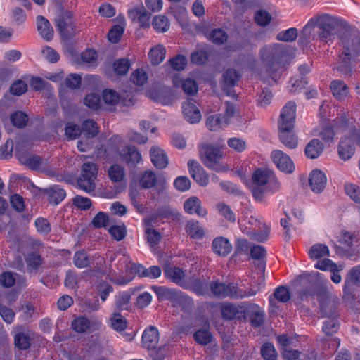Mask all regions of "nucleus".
<instances>
[{"instance_id":"nucleus-32","label":"nucleus","mask_w":360,"mask_h":360,"mask_svg":"<svg viewBox=\"0 0 360 360\" xmlns=\"http://www.w3.org/2000/svg\"><path fill=\"white\" fill-rule=\"evenodd\" d=\"M354 153L352 140L349 138L342 139L339 144L338 153L341 159L349 160Z\"/></svg>"},{"instance_id":"nucleus-54","label":"nucleus","mask_w":360,"mask_h":360,"mask_svg":"<svg viewBox=\"0 0 360 360\" xmlns=\"http://www.w3.org/2000/svg\"><path fill=\"white\" fill-rule=\"evenodd\" d=\"M73 263L77 268L86 267L89 264L86 253L84 250L76 252L73 257Z\"/></svg>"},{"instance_id":"nucleus-14","label":"nucleus","mask_w":360,"mask_h":360,"mask_svg":"<svg viewBox=\"0 0 360 360\" xmlns=\"http://www.w3.org/2000/svg\"><path fill=\"white\" fill-rule=\"evenodd\" d=\"M142 347L151 353L155 354L158 346V330L155 326L146 328L142 335Z\"/></svg>"},{"instance_id":"nucleus-31","label":"nucleus","mask_w":360,"mask_h":360,"mask_svg":"<svg viewBox=\"0 0 360 360\" xmlns=\"http://www.w3.org/2000/svg\"><path fill=\"white\" fill-rule=\"evenodd\" d=\"M323 150V145L318 139L311 140L305 147L304 153L307 158L315 159L318 158Z\"/></svg>"},{"instance_id":"nucleus-61","label":"nucleus","mask_w":360,"mask_h":360,"mask_svg":"<svg viewBox=\"0 0 360 360\" xmlns=\"http://www.w3.org/2000/svg\"><path fill=\"white\" fill-rule=\"evenodd\" d=\"M113 67L117 75H125L129 71L130 63L127 59L121 58L114 63Z\"/></svg>"},{"instance_id":"nucleus-60","label":"nucleus","mask_w":360,"mask_h":360,"mask_svg":"<svg viewBox=\"0 0 360 360\" xmlns=\"http://www.w3.org/2000/svg\"><path fill=\"white\" fill-rule=\"evenodd\" d=\"M11 120L14 126L20 128L26 125L28 118L23 112L17 111L11 115Z\"/></svg>"},{"instance_id":"nucleus-38","label":"nucleus","mask_w":360,"mask_h":360,"mask_svg":"<svg viewBox=\"0 0 360 360\" xmlns=\"http://www.w3.org/2000/svg\"><path fill=\"white\" fill-rule=\"evenodd\" d=\"M81 131L84 138L92 139L98 134V127L93 120L89 119L83 122Z\"/></svg>"},{"instance_id":"nucleus-5","label":"nucleus","mask_w":360,"mask_h":360,"mask_svg":"<svg viewBox=\"0 0 360 360\" xmlns=\"http://www.w3.org/2000/svg\"><path fill=\"white\" fill-rule=\"evenodd\" d=\"M111 141L119 144L113 155L115 160L124 162L131 167L136 165L141 161V155L135 146H122L121 139L118 136H112Z\"/></svg>"},{"instance_id":"nucleus-48","label":"nucleus","mask_w":360,"mask_h":360,"mask_svg":"<svg viewBox=\"0 0 360 360\" xmlns=\"http://www.w3.org/2000/svg\"><path fill=\"white\" fill-rule=\"evenodd\" d=\"M19 160L32 169H38L41 165V159L35 155H21Z\"/></svg>"},{"instance_id":"nucleus-40","label":"nucleus","mask_w":360,"mask_h":360,"mask_svg":"<svg viewBox=\"0 0 360 360\" xmlns=\"http://www.w3.org/2000/svg\"><path fill=\"white\" fill-rule=\"evenodd\" d=\"M208 38L214 44L219 45L227 41L228 35L223 29L215 28L209 32Z\"/></svg>"},{"instance_id":"nucleus-47","label":"nucleus","mask_w":360,"mask_h":360,"mask_svg":"<svg viewBox=\"0 0 360 360\" xmlns=\"http://www.w3.org/2000/svg\"><path fill=\"white\" fill-rule=\"evenodd\" d=\"M108 176L113 182H120L124 178V170L122 167L115 164L108 169Z\"/></svg>"},{"instance_id":"nucleus-24","label":"nucleus","mask_w":360,"mask_h":360,"mask_svg":"<svg viewBox=\"0 0 360 360\" xmlns=\"http://www.w3.org/2000/svg\"><path fill=\"white\" fill-rule=\"evenodd\" d=\"M246 311L252 326L259 327L262 325L264 321V312L262 309L256 304H250Z\"/></svg>"},{"instance_id":"nucleus-55","label":"nucleus","mask_w":360,"mask_h":360,"mask_svg":"<svg viewBox=\"0 0 360 360\" xmlns=\"http://www.w3.org/2000/svg\"><path fill=\"white\" fill-rule=\"evenodd\" d=\"M271 15L264 10H259L255 14V20L257 25L265 27L269 24L271 20Z\"/></svg>"},{"instance_id":"nucleus-36","label":"nucleus","mask_w":360,"mask_h":360,"mask_svg":"<svg viewBox=\"0 0 360 360\" xmlns=\"http://www.w3.org/2000/svg\"><path fill=\"white\" fill-rule=\"evenodd\" d=\"M240 77V74L235 69H228L223 75V89L228 91L229 89L236 85Z\"/></svg>"},{"instance_id":"nucleus-3","label":"nucleus","mask_w":360,"mask_h":360,"mask_svg":"<svg viewBox=\"0 0 360 360\" xmlns=\"http://www.w3.org/2000/svg\"><path fill=\"white\" fill-rule=\"evenodd\" d=\"M335 20L328 14L316 15L309 20L308 23L303 27L300 40L307 41L311 35L312 29L317 27L318 38L322 41H328L333 39L334 36Z\"/></svg>"},{"instance_id":"nucleus-51","label":"nucleus","mask_w":360,"mask_h":360,"mask_svg":"<svg viewBox=\"0 0 360 360\" xmlns=\"http://www.w3.org/2000/svg\"><path fill=\"white\" fill-rule=\"evenodd\" d=\"M325 289L316 290L313 285L310 284L299 292V296L302 300H308L318 295L319 292H324Z\"/></svg>"},{"instance_id":"nucleus-53","label":"nucleus","mask_w":360,"mask_h":360,"mask_svg":"<svg viewBox=\"0 0 360 360\" xmlns=\"http://www.w3.org/2000/svg\"><path fill=\"white\" fill-rule=\"evenodd\" d=\"M261 354L265 360H276L277 358L274 346L271 343H265L262 345Z\"/></svg>"},{"instance_id":"nucleus-4","label":"nucleus","mask_w":360,"mask_h":360,"mask_svg":"<svg viewBox=\"0 0 360 360\" xmlns=\"http://www.w3.org/2000/svg\"><path fill=\"white\" fill-rule=\"evenodd\" d=\"M199 155L207 167L217 172L226 170L225 166L221 163L223 153L219 148L207 143H202L199 148Z\"/></svg>"},{"instance_id":"nucleus-30","label":"nucleus","mask_w":360,"mask_h":360,"mask_svg":"<svg viewBox=\"0 0 360 360\" xmlns=\"http://www.w3.org/2000/svg\"><path fill=\"white\" fill-rule=\"evenodd\" d=\"M290 298V292L285 287L281 286L276 288L274 294L269 297V303L271 308L277 309L276 301L283 303L287 302Z\"/></svg>"},{"instance_id":"nucleus-59","label":"nucleus","mask_w":360,"mask_h":360,"mask_svg":"<svg viewBox=\"0 0 360 360\" xmlns=\"http://www.w3.org/2000/svg\"><path fill=\"white\" fill-rule=\"evenodd\" d=\"M191 182L190 179L185 176H178L174 181L175 188L181 192H184L190 189Z\"/></svg>"},{"instance_id":"nucleus-33","label":"nucleus","mask_w":360,"mask_h":360,"mask_svg":"<svg viewBox=\"0 0 360 360\" xmlns=\"http://www.w3.org/2000/svg\"><path fill=\"white\" fill-rule=\"evenodd\" d=\"M308 254L310 259L318 260L328 257L330 255V250L326 245L316 243L309 248Z\"/></svg>"},{"instance_id":"nucleus-28","label":"nucleus","mask_w":360,"mask_h":360,"mask_svg":"<svg viewBox=\"0 0 360 360\" xmlns=\"http://www.w3.org/2000/svg\"><path fill=\"white\" fill-rule=\"evenodd\" d=\"M229 125L227 118L221 114H215L207 117L206 126L210 131H219Z\"/></svg>"},{"instance_id":"nucleus-9","label":"nucleus","mask_w":360,"mask_h":360,"mask_svg":"<svg viewBox=\"0 0 360 360\" xmlns=\"http://www.w3.org/2000/svg\"><path fill=\"white\" fill-rule=\"evenodd\" d=\"M317 298L320 305V312L322 317L329 318L338 316L336 303L332 300L329 294L325 290L324 292H319Z\"/></svg>"},{"instance_id":"nucleus-57","label":"nucleus","mask_w":360,"mask_h":360,"mask_svg":"<svg viewBox=\"0 0 360 360\" xmlns=\"http://www.w3.org/2000/svg\"><path fill=\"white\" fill-rule=\"evenodd\" d=\"M109 222L108 215L103 212H99L96 214L91 221V224L97 229L105 227Z\"/></svg>"},{"instance_id":"nucleus-52","label":"nucleus","mask_w":360,"mask_h":360,"mask_svg":"<svg viewBox=\"0 0 360 360\" xmlns=\"http://www.w3.org/2000/svg\"><path fill=\"white\" fill-rule=\"evenodd\" d=\"M72 327L76 332L83 333L89 328L90 322L85 317H79L72 322Z\"/></svg>"},{"instance_id":"nucleus-34","label":"nucleus","mask_w":360,"mask_h":360,"mask_svg":"<svg viewBox=\"0 0 360 360\" xmlns=\"http://www.w3.org/2000/svg\"><path fill=\"white\" fill-rule=\"evenodd\" d=\"M330 89L334 97L339 100H344L348 95V87L341 80H334L330 84Z\"/></svg>"},{"instance_id":"nucleus-44","label":"nucleus","mask_w":360,"mask_h":360,"mask_svg":"<svg viewBox=\"0 0 360 360\" xmlns=\"http://www.w3.org/2000/svg\"><path fill=\"white\" fill-rule=\"evenodd\" d=\"M216 208L220 214L227 221L231 223H234L236 221V214L229 205L224 202H219L216 205Z\"/></svg>"},{"instance_id":"nucleus-35","label":"nucleus","mask_w":360,"mask_h":360,"mask_svg":"<svg viewBox=\"0 0 360 360\" xmlns=\"http://www.w3.org/2000/svg\"><path fill=\"white\" fill-rule=\"evenodd\" d=\"M185 230L186 233L194 239H200L205 235L204 229L198 221H188L186 225Z\"/></svg>"},{"instance_id":"nucleus-45","label":"nucleus","mask_w":360,"mask_h":360,"mask_svg":"<svg viewBox=\"0 0 360 360\" xmlns=\"http://www.w3.org/2000/svg\"><path fill=\"white\" fill-rule=\"evenodd\" d=\"M120 94L112 89H105L103 92V100L106 105L114 106L120 101Z\"/></svg>"},{"instance_id":"nucleus-41","label":"nucleus","mask_w":360,"mask_h":360,"mask_svg":"<svg viewBox=\"0 0 360 360\" xmlns=\"http://www.w3.org/2000/svg\"><path fill=\"white\" fill-rule=\"evenodd\" d=\"M34 226L39 234L46 236L51 231L49 221L44 217H38L34 221Z\"/></svg>"},{"instance_id":"nucleus-15","label":"nucleus","mask_w":360,"mask_h":360,"mask_svg":"<svg viewBox=\"0 0 360 360\" xmlns=\"http://www.w3.org/2000/svg\"><path fill=\"white\" fill-rule=\"evenodd\" d=\"M188 166L191 176L198 184L202 186H205L208 184V175L197 161L190 160L188 162Z\"/></svg>"},{"instance_id":"nucleus-17","label":"nucleus","mask_w":360,"mask_h":360,"mask_svg":"<svg viewBox=\"0 0 360 360\" xmlns=\"http://www.w3.org/2000/svg\"><path fill=\"white\" fill-rule=\"evenodd\" d=\"M294 127L285 126V124H279V139L281 141L290 149L295 148L297 146V139L292 133Z\"/></svg>"},{"instance_id":"nucleus-62","label":"nucleus","mask_w":360,"mask_h":360,"mask_svg":"<svg viewBox=\"0 0 360 360\" xmlns=\"http://www.w3.org/2000/svg\"><path fill=\"white\" fill-rule=\"evenodd\" d=\"M157 178L155 173L146 171L142 175L140 183L143 188H150L155 184Z\"/></svg>"},{"instance_id":"nucleus-13","label":"nucleus","mask_w":360,"mask_h":360,"mask_svg":"<svg viewBox=\"0 0 360 360\" xmlns=\"http://www.w3.org/2000/svg\"><path fill=\"white\" fill-rule=\"evenodd\" d=\"M271 158L276 167L282 172L290 174L294 170V164L290 158L283 151L277 150L271 153Z\"/></svg>"},{"instance_id":"nucleus-25","label":"nucleus","mask_w":360,"mask_h":360,"mask_svg":"<svg viewBox=\"0 0 360 360\" xmlns=\"http://www.w3.org/2000/svg\"><path fill=\"white\" fill-rule=\"evenodd\" d=\"M212 248L215 254L224 257L231 252L232 245L227 238L217 237L213 240Z\"/></svg>"},{"instance_id":"nucleus-26","label":"nucleus","mask_w":360,"mask_h":360,"mask_svg":"<svg viewBox=\"0 0 360 360\" xmlns=\"http://www.w3.org/2000/svg\"><path fill=\"white\" fill-rule=\"evenodd\" d=\"M146 238L147 243L154 255H157L158 252V233L152 228V220L146 219Z\"/></svg>"},{"instance_id":"nucleus-29","label":"nucleus","mask_w":360,"mask_h":360,"mask_svg":"<svg viewBox=\"0 0 360 360\" xmlns=\"http://www.w3.org/2000/svg\"><path fill=\"white\" fill-rule=\"evenodd\" d=\"M45 194L49 203L53 205L59 204L66 196L64 189L58 185L46 188Z\"/></svg>"},{"instance_id":"nucleus-46","label":"nucleus","mask_w":360,"mask_h":360,"mask_svg":"<svg viewBox=\"0 0 360 360\" xmlns=\"http://www.w3.org/2000/svg\"><path fill=\"white\" fill-rule=\"evenodd\" d=\"M338 316L326 318L323 322V331L327 335H331L336 333L339 328V323L337 319Z\"/></svg>"},{"instance_id":"nucleus-19","label":"nucleus","mask_w":360,"mask_h":360,"mask_svg":"<svg viewBox=\"0 0 360 360\" xmlns=\"http://www.w3.org/2000/svg\"><path fill=\"white\" fill-rule=\"evenodd\" d=\"M0 282L3 286L10 288L13 285L18 288L25 286L26 280L25 277L10 271L4 272L0 277Z\"/></svg>"},{"instance_id":"nucleus-18","label":"nucleus","mask_w":360,"mask_h":360,"mask_svg":"<svg viewBox=\"0 0 360 360\" xmlns=\"http://www.w3.org/2000/svg\"><path fill=\"white\" fill-rule=\"evenodd\" d=\"M184 208L186 213L190 214H195L200 217H204L207 214V210L202 206L201 200L195 196L186 200L184 203Z\"/></svg>"},{"instance_id":"nucleus-16","label":"nucleus","mask_w":360,"mask_h":360,"mask_svg":"<svg viewBox=\"0 0 360 360\" xmlns=\"http://www.w3.org/2000/svg\"><path fill=\"white\" fill-rule=\"evenodd\" d=\"M166 278L176 283L179 285L185 288L190 287V283L187 280L185 272L175 266L167 267L164 270Z\"/></svg>"},{"instance_id":"nucleus-6","label":"nucleus","mask_w":360,"mask_h":360,"mask_svg":"<svg viewBox=\"0 0 360 360\" xmlns=\"http://www.w3.org/2000/svg\"><path fill=\"white\" fill-rule=\"evenodd\" d=\"M119 270L120 273L126 274V276L124 277L119 275L116 278H112L113 281L119 285H124L129 283L135 275L139 276L141 270V265L132 262L129 256L126 254H122L119 259Z\"/></svg>"},{"instance_id":"nucleus-12","label":"nucleus","mask_w":360,"mask_h":360,"mask_svg":"<svg viewBox=\"0 0 360 360\" xmlns=\"http://www.w3.org/2000/svg\"><path fill=\"white\" fill-rule=\"evenodd\" d=\"M210 288L212 294L217 297H230L235 298L236 285L234 283H226L216 281L210 283Z\"/></svg>"},{"instance_id":"nucleus-1","label":"nucleus","mask_w":360,"mask_h":360,"mask_svg":"<svg viewBox=\"0 0 360 360\" xmlns=\"http://www.w3.org/2000/svg\"><path fill=\"white\" fill-rule=\"evenodd\" d=\"M258 57L263 65L259 76L269 84L277 82L291 60L288 46L279 43L262 46L259 50Z\"/></svg>"},{"instance_id":"nucleus-11","label":"nucleus","mask_w":360,"mask_h":360,"mask_svg":"<svg viewBox=\"0 0 360 360\" xmlns=\"http://www.w3.org/2000/svg\"><path fill=\"white\" fill-rule=\"evenodd\" d=\"M150 11H147L143 6H134L128 10L129 18L139 24L141 27H148L150 23Z\"/></svg>"},{"instance_id":"nucleus-56","label":"nucleus","mask_w":360,"mask_h":360,"mask_svg":"<svg viewBox=\"0 0 360 360\" xmlns=\"http://www.w3.org/2000/svg\"><path fill=\"white\" fill-rule=\"evenodd\" d=\"M108 231L112 238L118 241L124 239L127 233L126 227L123 224L112 226L109 228Z\"/></svg>"},{"instance_id":"nucleus-10","label":"nucleus","mask_w":360,"mask_h":360,"mask_svg":"<svg viewBox=\"0 0 360 360\" xmlns=\"http://www.w3.org/2000/svg\"><path fill=\"white\" fill-rule=\"evenodd\" d=\"M172 299L177 304L182 307L183 309H187L193 304L191 297L180 291H170L165 287H159V298L160 297Z\"/></svg>"},{"instance_id":"nucleus-22","label":"nucleus","mask_w":360,"mask_h":360,"mask_svg":"<svg viewBox=\"0 0 360 360\" xmlns=\"http://www.w3.org/2000/svg\"><path fill=\"white\" fill-rule=\"evenodd\" d=\"M56 27L63 37H69L75 33V25L71 18L60 16L56 18Z\"/></svg>"},{"instance_id":"nucleus-20","label":"nucleus","mask_w":360,"mask_h":360,"mask_svg":"<svg viewBox=\"0 0 360 360\" xmlns=\"http://www.w3.org/2000/svg\"><path fill=\"white\" fill-rule=\"evenodd\" d=\"M295 117L296 105L294 102L289 101L281 110L278 124H285V126L294 127Z\"/></svg>"},{"instance_id":"nucleus-49","label":"nucleus","mask_w":360,"mask_h":360,"mask_svg":"<svg viewBox=\"0 0 360 360\" xmlns=\"http://www.w3.org/2000/svg\"><path fill=\"white\" fill-rule=\"evenodd\" d=\"M193 337L198 343L205 345L212 341V335L207 328H202L198 330Z\"/></svg>"},{"instance_id":"nucleus-2","label":"nucleus","mask_w":360,"mask_h":360,"mask_svg":"<svg viewBox=\"0 0 360 360\" xmlns=\"http://www.w3.org/2000/svg\"><path fill=\"white\" fill-rule=\"evenodd\" d=\"M251 192L254 199L259 202L265 200L267 195L281 189V184L274 174L267 169H257L252 175Z\"/></svg>"},{"instance_id":"nucleus-58","label":"nucleus","mask_w":360,"mask_h":360,"mask_svg":"<svg viewBox=\"0 0 360 360\" xmlns=\"http://www.w3.org/2000/svg\"><path fill=\"white\" fill-rule=\"evenodd\" d=\"M26 263L30 268L38 269L43 263L41 256L37 252H31L25 258Z\"/></svg>"},{"instance_id":"nucleus-23","label":"nucleus","mask_w":360,"mask_h":360,"mask_svg":"<svg viewBox=\"0 0 360 360\" xmlns=\"http://www.w3.org/2000/svg\"><path fill=\"white\" fill-rule=\"evenodd\" d=\"M183 114L185 119L191 123H197L201 119V113L196 105L188 101L182 103Z\"/></svg>"},{"instance_id":"nucleus-37","label":"nucleus","mask_w":360,"mask_h":360,"mask_svg":"<svg viewBox=\"0 0 360 360\" xmlns=\"http://www.w3.org/2000/svg\"><path fill=\"white\" fill-rule=\"evenodd\" d=\"M241 230L247 235H256L257 228H259V221L257 218L250 217L249 219H243L240 224Z\"/></svg>"},{"instance_id":"nucleus-7","label":"nucleus","mask_w":360,"mask_h":360,"mask_svg":"<svg viewBox=\"0 0 360 360\" xmlns=\"http://www.w3.org/2000/svg\"><path fill=\"white\" fill-rule=\"evenodd\" d=\"M342 44V51L339 56L342 63L338 68L340 71H342L344 68L347 70L351 60L360 55V37L345 39Z\"/></svg>"},{"instance_id":"nucleus-42","label":"nucleus","mask_w":360,"mask_h":360,"mask_svg":"<svg viewBox=\"0 0 360 360\" xmlns=\"http://www.w3.org/2000/svg\"><path fill=\"white\" fill-rule=\"evenodd\" d=\"M111 327L116 331L122 332L127 326L126 319L119 313H114L110 319Z\"/></svg>"},{"instance_id":"nucleus-50","label":"nucleus","mask_w":360,"mask_h":360,"mask_svg":"<svg viewBox=\"0 0 360 360\" xmlns=\"http://www.w3.org/2000/svg\"><path fill=\"white\" fill-rule=\"evenodd\" d=\"M297 30L296 28L292 27L280 32L277 34L276 38L278 41L291 42L297 39Z\"/></svg>"},{"instance_id":"nucleus-21","label":"nucleus","mask_w":360,"mask_h":360,"mask_svg":"<svg viewBox=\"0 0 360 360\" xmlns=\"http://www.w3.org/2000/svg\"><path fill=\"white\" fill-rule=\"evenodd\" d=\"M325 174L319 170H313L309 175V185L313 192L319 193L323 191L326 184Z\"/></svg>"},{"instance_id":"nucleus-43","label":"nucleus","mask_w":360,"mask_h":360,"mask_svg":"<svg viewBox=\"0 0 360 360\" xmlns=\"http://www.w3.org/2000/svg\"><path fill=\"white\" fill-rule=\"evenodd\" d=\"M84 103L89 108L96 110L101 106V96L96 93L87 94L84 99Z\"/></svg>"},{"instance_id":"nucleus-63","label":"nucleus","mask_w":360,"mask_h":360,"mask_svg":"<svg viewBox=\"0 0 360 360\" xmlns=\"http://www.w3.org/2000/svg\"><path fill=\"white\" fill-rule=\"evenodd\" d=\"M131 80L134 84L141 86L147 82L148 75L143 69H137L132 73Z\"/></svg>"},{"instance_id":"nucleus-39","label":"nucleus","mask_w":360,"mask_h":360,"mask_svg":"<svg viewBox=\"0 0 360 360\" xmlns=\"http://www.w3.org/2000/svg\"><path fill=\"white\" fill-rule=\"evenodd\" d=\"M181 214L179 211L172 207H163L159 210V219H166L169 221H176L180 219Z\"/></svg>"},{"instance_id":"nucleus-27","label":"nucleus","mask_w":360,"mask_h":360,"mask_svg":"<svg viewBox=\"0 0 360 360\" xmlns=\"http://www.w3.org/2000/svg\"><path fill=\"white\" fill-rule=\"evenodd\" d=\"M37 28L41 37L46 40L50 41L53 36V30L49 20L41 15L37 18Z\"/></svg>"},{"instance_id":"nucleus-8","label":"nucleus","mask_w":360,"mask_h":360,"mask_svg":"<svg viewBox=\"0 0 360 360\" xmlns=\"http://www.w3.org/2000/svg\"><path fill=\"white\" fill-rule=\"evenodd\" d=\"M98 169L94 163H84L82 167V174L78 179V185L81 189L89 193L95 188L94 181L96 178Z\"/></svg>"},{"instance_id":"nucleus-64","label":"nucleus","mask_w":360,"mask_h":360,"mask_svg":"<svg viewBox=\"0 0 360 360\" xmlns=\"http://www.w3.org/2000/svg\"><path fill=\"white\" fill-rule=\"evenodd\" d=\"M345 190L347 195L356 203H360V188L354 184H347Z\"/></svg>"}]
</instances>
